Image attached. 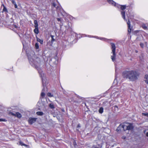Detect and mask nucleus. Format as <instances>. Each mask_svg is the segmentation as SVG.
<instances>
[{"mask_svg": "<svg viewBox=\"0 0 148 148\" xmlns=\"http://www.w3.org/2000/svg\"><path fill=\"white\" fill-rule=\"evenodd\" d=\"M34 27H38V25L37 21L36 20H35L34 21Z\"/></svg>", "mask_w": 148, "mask_h": 148, "instance_id": "412c9836", "label": "nucleus"}, {"mask_svg": "<svg viewBox=\"0 0 148 148\" xmlns=\"http://www.w3.org/2000/svg\"><path fill=\"white\" fill-rule=\"evenodd\" d=\"M68 26H69V27H70V25H69V23H68Z\"/></svg>", "mask_w": 148, "mask_h": 148, "instance_id": "8fccbe9b", "label": "nucleus"}, {"mask_svg": "<svg viewBox=\"0 0 148 148\" xmlns=\"http://www.w3.org/2000/svg\"><path fill=\"white\" fill-rule=\"evenodd\" d=\"M124 131H126V133L128 134L130 131V123H125L120 124L117 127L116 131L118 133Z\"/></svg>", "mask_w": 148, "mask_h": 148, "instance_id": "f03ea898", "label": "nucleus"}, {"mask_svg": "<svg viewBox=\"0 0 148 148\" xmlns=\"http://www.w3.org/2000/svg\"><path fill=\"white\" fill-rule=\"evenodd\" d=\"M35 47L36 49H38L39 48V46L38 42H36L35 45Z\"/></svg>", "mask_w": 148, "mask_h": 148, "instance_id": "4be33fe9", "label": "nucleus"}, {"mask_svg": "<svg viewBox=\"0 0 148 148\" xmlns=\"http://www.w3.org/2000/svg\"><path fill=\"white\" fill-rule=\"evenodd\" d=\"M11 2H12V3L14 5L16 4V3L14 0H12Z\"/></svg>", "mask_w": 148, "mask_h": 148, "instance_id": "e433bc0d", "label": "nucleus"}, {"mask_svg": "<svg viewBox=\"0 0 148 148\" xmlns=\"http://www.w3.org/2000/svg\"><path fill=\"white\" fill-rule=\"evenodd\" d=\"M75 141H74V142H73V143H74V145L75 146V145H76V143H75Z\"/></svg>", "mask_w": 148, "mask_h": 148, "instance_id": "de8ad7c7", "label": "nucleus"}, {"mask_svg": "<svg viewBox=\"0 0 148 148\" xmlns=\"http://www.w3.org/2000/svg\"><path fill=\"white\" fill-rule=\"evenodd\" d=\"M57 20L58 21L60 22V27L63 25V22L61 20V18H57Z\"/></svg>", "mask_w": 148, "mask_h": 148, "instance_id": "a211bd4d", "label": "nucleus"}, {"mask_svg": "<svg viewBox=\"0 0 148 148\" xmlns=\"http://www.w3.org/2000/svg\"><path fill=\"white\" fill-rule=\"evenodd\" d=\"M87 37L89 38H93L97 39H100L101 40L106 41L107 40V39L105 38L99 37L97 36H93L90 35H87L85 34H82L81 36V37Z\"/></svg>", "mask_w": 148, "mask_h": 148, "instance_id": "423d86ee", "label": "nucleus"}, {"mask_svg": "<svg viewBox=\"0 0 148 148\" xmlns=\"http://www.w3.org/2000/svg\"><path fill=\"white\" fill-rule=\"evenodd\" d=\"M27 56L29 64L38 71L42 80V86L43 87L42 91L45 92L47 91L46 83V79L41 69L42 63L40 58L36 57L33 53H27Z\"/></svg>", "mask_w": 148, "mask_h": 148, "instance_id": "f257e3e1", "label": "nucleus"}, {"mask_svg": "<svg viewBox=\"0 0 148 148\" xmlns=\"http://www.w3.org/2000/svg\"><path fill=\"white\" fill-rule=\"evenodd\" d=\"M116 78L117 77H116V76L115 75V79H114L113 81V86H115L116 85L118 84V82H117V81L116 79Z\"/></svg>", "mask_w": 148, "mask_h": 148, "instance_id": "f3484780", "label": "nucleus"}, {"mask_svg": "<svg viewBox=\"0 0 148 148\" xmlns=\"http://www.w3.org/2000/svg\"><path fill=\"white\" fill-rule=\"evenodd\" d=\"M111 45V49H112V55L111 56V59L112 61L114 62H115L116 54L115 53L116 46L115 44L114 43L111 42L110 43Z\"/></svg>", "mask_w": 148, "mask_h": 148, "instance_id": "20e7f679", "label": "nucleus"}, {"mask_svg": "<svg viewBox=\"0 0 148 148\" xmlns=\"http://www.w3.org/2000/svg\"><path fill=\"white\" fill-rule=\"evenodd\" d=\"M115 72H116V71H117V69H116V68H115Z\"/></svg>", "mask_w": 148, "mask_h": 148, "instance_id": "09e8293b", "label": "nucleus"}, {"mask_svg": "<svg viewBox=\"0 0 148 148\" xmlns=\"http://www.w3.org/2000/svg\"><path fill=\"white\" fill-rule=\"evenodd\" d=\"M52 7L53 8H56V9H61L62 7L59 5H56L55 3H53L52 5Z\"/></svg>", "mask_w": 148, "mask_h": 148, "instance_id": "9b49d317", "label": "nucleus"}, {"mask_svg": "<svg viewBox=\"0 0 148 148\" xmlns=\"http://www.w3.org/2000/svg\"><path fill=\"white\" fill-rule=\"evenodd\" d=\"M36 113L37 115L39 116H42L44 114L41 111L37 112Z\"/></svg>", "mask_w": 148, "mask_h": 148, "instance_id": "5701e85b", "label": "nucleus"}, {"mask_svg": "<svg viewBox=\"0 0 148 148\" xmlns=\"http://www.w3.org/2000/svg\"><path fill=\"white\" fill-rule=\"evenodd\" d=\"M7 12H8V10H0V13H4L5 12L6 13Z\"/></svg>", "mask_w": 148, "mask_h": 148, "instance_id": "cd10ccee", "label": "nucleus"}, {"mask_svg": "<svg viewBox=\"0 0 148 148\" xmlns=\"http://www.w3.org/2000/svg\"><path fill=\"white\" fill-rule=\"evenodd\" d=\"M45 92H42H42L41 94V97H43L45 96Z\"/></svg>", "mask_w": 148, "mask_h": 148, "instance_id": "c756f323", "label": "nucleus"}, {"mask_svg": "<svg viewBox=\"0 0 148 148\" xmlns=\"http://www.w3.org/2000/svg\"><path fill=\"white\" fill-rule=\"evenodd\" d=\"M67 18L70 19L71 20H72L73 19V17L72 16L69 14L68 15V16H67Z\"/></svg>", "mask_w": 148, "mask_h": 148, "instance_id": "bb28decb", "label": "nucleus"}, {"mask_svg": "<svg viewBox=\"0 0 148 148\" xmlns=\"http://www.w3.org/2000/svg\"><path fill=\"white\" fill-rule=\"evenodd\" d=\"M54 59L55 60V61L56 60H58V57H57V56H56L54 58H52L51 59V60L52 61V60H54Z\"/></svg>", "mask_w": 148, "mask_h": 148, "instance_id": "7c9ffc66", "label": "nucleus"}, {"mask_svg": "<svg viewBox=\"0 0 148 148\" xmlns=\"http://www.w3.org/2000/svg\"><path fill=\"white\" fill-rule=\"evenodd\" d=\"M47 95L48 97H53V95H52L51 93L50 92H48L47 93Z\"/></svg>", "mask_w": 148, "mask_h": 148, "instance_id": "c85d7f7f", "label": "nucleus"}, {"mask_svg": "<svg viewBox=\"0 0 148 148\" xmlns=\"http://www.w3.org/2000/svg\"><path fill=\"white\" fill-rule=\"evenodd\" d=\"M49 107L51 109H53L54 108V106L52 103H50L49 104Z\"/></svg>", "mask_w": 148, "mask_h": 148, "instance_id": "393cba45", "label": "nucleus"}, {"mask_svg": "<svg viewBox=\"0 0 148 148\" xmlns=\"http://www.w3.org/2000/svg\"><path fill=\"white\" fill-rule=\"evenodd\" d=\"M115 91V92H114V93L116 95V94H117L118 92L119 91L117 89Z\"/></svg>", "mask_w": 148, "mask_h": 148, "instance_id": "58836bf2", "label": "nucleus"}, {"mask_svg": "<svg viewBox=\"0 0 148 148\" xmlns=\"http://www.w3.org/2000/svg\"><path fill=\"white\" fill-rule=\"evenodd\" d=\"M51 42L53 43V42L55 41V39L54 38V36L52 35L51 36Z\"/></svg>", "mask_w": 148, "mask_h": 148, "instance_id": "a878e982", "label": "nucleus"}, {"mask_svg": "<svg viewBox=\"0 0 148 148\" xmlns=\"http://www.w3.org/2000/svg\"><path fill=\"white\" fill-rule=\"evenodd\" d=\"M130 130L131 129H132V124H131V123H130Z\"/></svg>", "mask_w": 148, "mask_h": 148, "instance_id": "a19ab883", "label": "nucleus"}, {"mask_svg": "<svg viewBox=\"0 0 148 148\" xmlns=\"http://www.w3.org/2000/svg\"><path fill=\"white\" fill-rule=\"evenodd\" d=\"M143 115H144V116H148V113H143Z\"/></svg>", "mask_w": 148, "mask_h": 148, "instance_id": "f704fd0d", "label": "nucleus"}, {"mask_svg": "<svg viewBox=\"0 0 148 148\" xmlns=\"http://www.w3.org/2000/svg\"><path fill=\"white\" fill-rule=\"evenodd\" d=\"M124 10H122V11L121 12V14L123 19L126 21H127V20L125 18V12Z\"/></svg>", "mask_w": 148, "mask_h": 148, "instance_id": "4468645a", "label": "nucleus"}, {"mask_svg": "<svg viewBox=\"0 0 148 148\" xmlns=\"http://www.w3.org/2000/svg\"><path fill=\"white\" fill-rule=\"evenodd\" d=\"M62 111L64 112V109L62 110Z\"/></svg>", "mask_w": 148, "mask_h": 148, "instance_id": "3c124183", "label": "nucleus"}, {"mask_svg": "<svg viewBox=\"0 0 148 148\" xmlns=\"http://www.w3.org/2000/svg\"><path fill=\"white\" fill-rule=\"evenodd\" d=\"M145 81L147 84H148V75H146L145 76Z\"/></svg>", "mask_w": 148, "mask_h": 148, "instance_id": "aec40b11", "label": "nucleus"}, {"mask_svg": "<svg viewBox=\"0 0 148 148\" xmlns=\"http://www.w3.org/2000/svg\"><path fill=\"white\" fill-rule=\"evenodd\" d=\"M19 144L21 146H24L26 147H27L28 146L27 145L25 144L22 142L21 141L19 142Z\"/></svg>", "mask_w": 148, "mask_h": 148, "instance_id": "b1692460", "label": "nucleus"}, {"mask_svg": "<svg viewBox=\"0 0 148 148\" xmlns=\"http://www.w3.org/2000/svg\"><path fill=\"white\" fill-rule=\"evenodd\" d=\"M61 88H62V89H63V88H62V87Z\"/></svg>", "mask_w": 148, "mask_h": 148, "instance_id": "864d4df0", "label": "nucleus"}, {"mask_svg": "<svg viewBox=\"0 0 148 148\" xmlns=\"http://www.w3.org/2000/svg\"><path fill=\"white\" fill-rule=\"evenodd\" d=\"M80 127V124H79L77 125V127L79 128V127Z\"/></svg>", "mask_w": 148, "mask_h": 148, "instance_id": "79ce46f5", "label": "nucleus"}, {"mask_svg": "<svg viewBox=\"0 0 148 148\" xmlns=\"http://www.w3.org/2000/svg\"><path fill=\"white\" fill-rule=\"evenodd\" d=\"M3 6V9H4V10L6 9V8H5V7L4 6Z\"/></svg>", "mask_w": 148, "mask_h": 148, "instance_id": "c03bdc74", "label": "nucleus"}, {"mask_svg": "<svg viewBox=\"0 0 148 148\" xmlns=\"http://www.w3.org/2000/svg\"><path fill=\"white\" fill-rule=\"evenodd\" d=\"M112 110L114 113L117 112L118 111V107L117 106H115L112 107Z\"/></svg>", "mask_w": 148, "mask_h": 148, "instance_id": "ddd939ff", "label": "nucleus"}, {"mask_svg": "<svg viewBox=\"0 0 148 148\" xmlns=\"http://www.w3.org/2000/svg\"><path fill=\"white\" fill-rule=\"evenodd\" d=\"M131 29H130V32H131Z\"/></svg>", "mask_w": 148, "mask_h": 148, "instance_id": "603ef678", "label": "nucleus"}, {"mask_svg": "<svg viewBox=\"0 0 148 148\" xmlns=\"http://www.w3.org/2000/svg\"><path fill=\"white\" fill-rule=\"evenodd\" d=\"M58 10L59 11L57 12H58V16H59V13L61 15L63 16H68V14L65 11H64V10Z\"/></svg>", "mask_w": 148, "mask_h": 148, "instance_id": "1a4fd4ad", "label": "nucleus"}, {"mask_svg": "<svg viewBox=\"0 0 148 148\" xmlns=\"http://www.w3.org/2000/svg\"><path fill=\"white\" fill-rule=\"evenodd\" d=\"M142 27L144 29H147V27L145 24H143L142 25Z\"/></svg>", "mask_w": 148, "mask_h": 148, "instance_id": "473e14b6", "label": "nucleus"}, {"mask_svg": "<svg viewBox=\"0 0 148 148\" xmlns=\"http://www.w3.org/2000/svg\"><path fill=\"white\" fill-rule=\"evenodd\" d=\"M10 114L12 116H14L18 118H20L22 116L21 114L19 112H16L15 114L12 112H10Z\"/></svg>", "mask_w": 148, "mask_h": 148, "instance_id": "9d476101", "label": "nucleus"}, {"mask_svg": "<svg viewBox=\"0 0 148 148\" xmlns=\"http://www.w3.org/2000/svg\"><path fill=\"white\" fill-rule=\"evenodd\" d=\"M35 29L34 30V33L36 34H38L39 33V30L38 27H35Z\"/></svg>", "mask_w": 148, "mask_h": 148, "instance_id": "dca6fc26", "label": "nucleus"}, {"mask_svg": "<svg viewBox=\"0 0 148 148\" xmlns=\"http://www.w3.org/2000/svg\"><path fill=\"white\" fill-rule=\"evenodd\" d=\"M139 31H138V30L135 31L134 32V34H136L138 33L139 32Z\"/></svg>", "mask_w": 148, "mask_h": 148, "instance_id": "ea45409f", "label": "nucleus"}, {"mask_svg": "<svg viewBox=\"0 0 148 148\" xmlns=\"http://www.w3.org/2000/svg\"><path fill=\"white\" fill-rule=\"evenodd\" d=\"M127 137L126 136H123L122 137V138L124 140H127Z\"/></svg>", "mask_w": 148, "mask_h": 148, "instance_id": "c9c22d12", "label": "nucleus"}, {"mask_svg": "<svg viewBox=\"0 0 148 148\" xmlns=\"http://www.w3.org/2000/svg\"><path fill=\"white\" fill-rule=\"evenodd\" d=\"M125 56L128 59H129V58L130 57V54H129V53H126L125 54Z\"/></svg>", "mask_w": 148, "mask_h": 148, "instance_id": "2f4dec72", "label": "nucleus"}, {"mask_svg": "<svg viewBox=\"0 0 148 148\" xmlns=\"http://www.w3.org/2000/svg\"><path fill=\"white\" fill-rule=\"evenodd\" d=\"M37 119V118H36L29 117L28 120L29 124L30 125H32L36 121Z\"/></svg>", "mask_w": 148, "mask_h": 148, "instance_id": "6e6552de", "label": "nucleus"}, {"mask_svg": "<svg viewBox=\"0 0 148 148\" xmlns=\"http://www.w3.org/2000/svg\"><path fill=\"white\" fill-rule=\"evenodd\" d=\"M127 16L128 17V19L127 22V24L128 26V36H129V34L130 33V18L129 17V16L128 15H127Z\"/></svg>", "mask_w": 148, "mask_h": 148, "instance_id": "f8f14e48", "label": "nucleus"}, {"mask_svg": "<svg viewBox=\"0 0 148 148\" xmlns=\"http://www.w3.org/2000/svg\"><path fill=\"white\" fill-rule=\"evenodd\" d=\"M127 69V70H125L123 72L122 76L124 78L130 79V70L129 69Z\"/></svg>", "mask_w": 148, "mask_h": 148, "instance_id": "0eeeda50", "label": "nucleus"}, {"mask_svg": "<svg viewBox=\"0 0 148 148\" xmlns=\"http://www.w3.org/2000/svg\"><path fill=\"white\" fill-rule=\"evenodd\" d=\"M14 5V7L15 8H17V6L16 4H15Z\"/></svg>", "mask_w": 148, "mask_h": 148, "instance_id": "37998d69", "label": "nucleus"}, {"mask_svg": "<svg viewBox=\"0 0 148 148\" xmlns=\"http://www.w3.org/2000/svg\"><path fill=\"white\" fill-rule=\"evenodd\" d=\"M14 27L15 28H16L17 27V26L16 25H14Z\"/></svg>", "mask_w": 148, "mask_h": 148, "instance_id": "a18cd8bd", "label": "nucleus"}, {"mask_svg": "<svg viewBox=\"0 0 148 148\" xmlns=\"http://www.w3.org/2000/svg\"><path fill=\"white\" fill-rule=\"evenodd\" d=\"M36 40L37 42H39L41 45L43 44V41L42 39H40L38 38L37 36H36Z\"/></svg>", "mask_w": 148, "mask_h": 148, "instance_id": "2eb2a0df", "label": "nucleus"}, {"mask_svg": "<svg viewBox=\"0 0 148 148\" xmlns=\"http://www.w3.org/2000/svg\"><path fill=\"white\" fill-rule=\"evenodd\" d=\"M107 2L112 6L116 7L117 8L121 9H125L127 7L126 5H120L116 3L112 0H107Z\"/></svg>", "mask_w": 148, "mask_h": 148, "instance_id": "7ed1b4c3", "label": "nucleus"}, {"mask_svg": "<svg viewBox=\"0 0 148 148\" xmlns=\"http://www.w3.org/2000/svg\"><path fill=\"white\" fill-rule=\"evenodd\" d=\"M140 45L141 46V47H142V48H143V47L144 45L143 43H140Z\"/></svg>", "mask_w": 148, "mask_h": 148, "instance_id": "4c0bfd02", "label": "nucleus"}, {"mask_svg": "<svg viewBox=\"0 0 148 148\" xmlns=\"http://www.w3.org/2000/svg\"><path fill=\"white\" fill-rule=\"evenodd\" d=\"M139 75V74L134 71H132L130 72V79L134 81L137 79Z\"/></svg>", "mask_w": 148, "mask_h": 148, "instance_id": "39448f33", "label": "nucleus"}, {"mask_svg": "<svg viewBox=\"0 0 148 148\" xmlns=\"http://www.w3.org/2000/svg\"><path fill=\"white\" fill-rule=\"evenodd\" d=\"M99 112L100 114L102 113L103 112V108L102 107H100L99 110Z\"/></svg>", "mask_w": 148, "mask_h": 148, "instance_id": "6ab92c4d", "label": "nucleus"}, {"mask_svg": "<svg viewBox=\"0 0 148 148\" xmlns=\"http://www.w3.org/2000/svg\"><path fill=\"white\" fill-rule=\"evenodd\" d=\"M6 120L5 119H0V121H6Z\"/></svg>", "mask_w": 148, "mask_h": 148, "instance_id": "72a5a7b5", "label": "nucleus"}, {"mask_svg": "<svg viewBox=\"0 0 148 148\" xmlns=\"http://www.w3.org/2000/svg\"><path fill=\"white\" fill-rule=\"evenodd\" d=\"M146 136H147L148 137V132L147 133V134H146Z\"/></svg>", "mask_w": 148, "mask_h": 148, "instance_id": "49530a36", "label": "nucleus"}]
</instances>
